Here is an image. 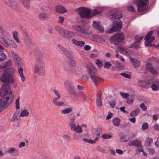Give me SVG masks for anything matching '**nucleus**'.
Segmentation results:
<instances>
[{
    "instance_id": "nucleus-1",
    "label": "nucleus",
    "mask_w": 159,
    "mask_h": 159,
    "mask_svg": "<svg viewBox=\"0 0 159 159\" xmlns=\"http://www.w3.org/2000/svg\"><path fill=\"white\" fill-rule=\"evenodd\" d=\"M10 85L4 84L2 86L0 95L2 98H0V108H6L12 101Z\"/></svg>"
},
{
    "instance_id": "nucleus-2",
    "label": "nucleus",
    "mask_w": 159,
    "mask_h": 159,
    "mask_svg": "<svg viewBox=\"0 0 159 159\" xmlns=\"http://www.w3.org/2000/svg\"><path fill=\"white\" fill-rule=\"evenodd\" d=\"M107 16L113 20L112 26L109 33H112L113 32H116L120 30L122 26L121 22L120 20L122 17L120 13L116 10H113L109 12Z\"/></svg>"
},
{
    "instance_id": "nucleus-3",
    "label": "nucleus",
    "mask_w": 159,
    "mask_h": 159,
    "mask_svg": "<svg viewBox=\"0 0 159 159\" xmlns=\"http://www.w3.org/2000/svg\"><path fill=\"white\" fill-rule=\"evenodd\" d=\"M72 28L78 34L80 33L81 37L86 39L93 40V36L91 31L89 30L88 27L84 25L76 24L73 25Z\"/></svg>"
},
{
    "instance_id": "nucleus-4",
    "label": "nucleus",
    "mask_w": 159,
    "mask_h": 159,
    "mask_svg": "<svg viewBox=\"0 0 159 159\" xmlns=\"http://www.w3.org/2000/svg\"><path fill=\"white\" fill-rule=\"evenodd\" d=\"M42 55H35V62L34 72L40 75H43L45 73V66L42 58Z\"/></svg>"
},
{
    "instance_id": "nucleus-5",
    "label": "nucleus",
    "mask_w": 159,
    "mask_h": 159,
    "mask_svg": "<svg viewBox=\"0 0 159 159\" xmlns=\"http://www.w3.org/2000/svg\"><path fill=\"white\" fill-rule=\"evenodd\" d=\"M11 53L16 65L18 67H20L19 69H18V72L21 78L22 81H24L25 79L23 75V69L21 67H23L25 66V63L16 52H11Z\"/></svg>"
},
{
    "instance_id": "nucleus-6",
    "label": "nucleus",
    "mask_w": 159,
    "mask_h": 159,
    "mask_svg": "<svg viewBox=\"0 0 159 159\" xmlns=\"http://www.w3.org/2000/svg\"><path fill=\"white\" fill-rule=\"evenodd\" d=\"M64 86L71 97L73 100H75L77 97V95L74 89V86L71 82L69 80H66L64 82Z\"/></svg>"
},
{
    "instance_id": "nucleus-7",
    "label": "nucleus",
    "mask_w": 159,
    "mask_h": 159,
    "mask_svg": "<svg viewBox=\"0 0 159 159\" xmlns=\"http://www.w3.org/2000/svg\"><path fill=\"white\" fill-rule=\"evenodd\" d=\"M54 28L61 36L66 39L70 38L74 35V32L64 29L61 27L57 26Z\"/></svg>"
},
{
    "instance_id": "nucleus-8",
    "label": "nucleus",
    "mask_w": 159,
    "mask_h": 159,
    "mask_svg": "<svg viewBox=\"0 0 159 159\" xmlns=\"http://www.w3.org/2000/svg\"><path fill=\"white\" fill-rule=\"evenodd\" d=\"M75 11L81 18H87L91 17L90 15L91 11L88 8L82 7L76 9Z\"/></svg>"
},
{
    "instance_id": "nucleus-9",
    "label": "nucleus",
    "mask_w": 159,
    "mask_h": 159,
    "mask_svg": "<svg viewBox=\"0 0 159 159\" xmlns=\"http://www.w3.org/2000/svg\"><path fill=\"white\" fill-rule=\"evenodd\" d=\"M136 4L137 5L138 11L142 12L147 9L148 5V0H137Z\"/></svg>"
},
{
    "instance_id": "nucleus-10",
    "label": "nucleus",
    "mask_w": 159,
    "mask_h": 159,
    "mask_svg": "<svg viewBox=\"0 0 159 159\" xmlns=\"http://www.w3.org/2000/svg\"><path fill=\"white\" fill-rule=\"evenodd\" d=\"M124 39L125 36L121 32H119L113 36L111 39V41L114 45H117L124 40Z\"/></svg>"
},
{
    "instance_id": "nucleus-11",
    "label": "nucleus",
    "mask_w": 159,
    "mask_h": 159,
    "mask_svg": "<svg viewBox=\"0 0 159 159\" xmlns=\"http://www.w3.org/2000/svg\"><path fill=\"white\" fill-rule=\"evenodd\" d=\"M0 80L2 82L8 84L13 83L15 81L13 76H11L9 74L6 73V72H3L2 74Z\"/></svg>"
},
{
    "instance_id": "nucleus-12",
    "label": "nucleus",
    "mask_w": 159,
    "mask_h": 159,
    "mask_svg": "<svg viewBox=\"0 0 159 159\" xmlns=\"http://www.w3.org/2000/svg\"><path fill=\"white\" fill-rule=\"evenodd\" d=\"M0 43L6 48L12 47L16 48L17 47L16 44L13 41L9 39H5L2 37H0Z\"/></svg>"
},
{
    "instance_id": "nucleus-13",
    "label": "nucleus",
    "mask_w": 159,
    "mask_h": 159,
    "mask_svg": "<svg viewBox=\"0 0 159 159\" xmlns=\"http://www.w3.org/2000/svg\"><path fill=\"white\" fill-rule=\"evenodd\" d=\"M152 33V31H150L147 33L144 38V39L145 40V44L146 46H150L152 47H156V45L151 43L155 39L154 36H151Z\"/></svg>"
},
{
    "instance_id": "nucleus-14",
    "label": "nucleus",
    "mask_w": 159,
    "mask_h": 159,
    "mask_svg": "<svg viewBox=\"0 0 159 159\" xmlns=\"http://www.w3.org/2000/svg\"><path fill=\"white\" fill-rule=\"evenodd\" d=\"M89 74L95 85L97 86L102 79L99 77L91 69H89Z\"/></svg>"
},
{
    "instance_id": "nucleus-15",
    "label": "nucleus",
    "mask_w": 159,
    "mask_h": 159,
    "mask_svg": "<svg viewBox=\"0 0 159 159\" xmlns=\"http://www.w3.org/2000/svg\"><path fill=\"white\" fill-rule=\"evenodd\" d=\"M143 35L142 34H138L135 37L136 41L132 43L129 47L130 48H133L136 49H139L140 48L141 44V40L143 39Z\"/></svg>"
},
{
    "instance_id": "nucleus-16",
    "label": "nucleus",
    "mask_w": 159,
    "mask_h": 159,
    "mask_svg": "<svg viewBox=\"0 0 159 159\" xmlns=\"http://www.w3.org/2000/svg\"><path fill=\"white\" fill-rule=\"evenodd\" d=\"M53 92L57 97L53 98L52 100L53 103L55 106L58 107H61L63 105L64 102H63L57 101L61 98V96L59 92L56 89H54Z\"/></svg>"
},
{
    "instance_id": "nucleus-17",
    "label": "nucleus",
    "mask_w": 159,
    "mask_h": 159,
    "mask_svg": "<svg viewBox=\"0 0 159 159\" xmlns=\"http://www.w3.org/2000/svg\"><path fill=\"white\" fill-rule=\"evenodd\" d=\"M92 25L97 31L99 33L104 31V29L101 23L98 21H93Z\"/></svg>"
},
{
    "instance_id": "nucleus-18",
    "label": "nucleus",
    "mask_w": 159,
    "mask_h": 159,
    "mask_svg": "<svg viewBox=\"0 0 159 159\" xmlns=\"http://www.w3.org/2000/svg\"><path fill=\"white\" fill-rule=\"evenodd\" d=\"M69 125L70 126V129L76 132L77 133H80L82 132L81 127L79 126H76L75 123V122H70L69 123Z\"/></svg>"
},
{
    "instance_id": "nucleus-19",
    "label": "nucleus",
    "mask_w": 159,
    "mask_h": 159,
    "mask_svg": "<svg viewBox=\"0 0 159 159\" xmlns=\"http://www.w3.org/2000/svg\"><path fill=\"white\" fill-rule=\"evenodd\" d=\"M6 5L13 9L16 8L17 3L14 0H2Z\"/></svg>"
},
{
    "instance_id": "nucleus-20",
    "label": "nucleus",
    "mask_w": 159,
    "mask_h": 159,
    "mask_svg": "<svg viewBox=\"0 0 159 159\" xmlns=\"http://www.w3.org/2000/svg\"><path fill=\"white\" fill-rule=\"evenodd\" d=\"M58 47L68 59L70 60L71 59L72 57V55L69 51L60 44L58 45Z\"/></svg>"
},
{
    "instance_id": "nucleus-21",
    "label": "nucleus",
    "mask_w": 159,
    "mask_h": 159,
    "mask_svg": "<svg viewBox=\"0 0 159 159\" xmlns=\"http://www.w3.org/2000/svg\"><path fill=\"white\" fill-rule=\"evenodd\" d=\"M6 152L13 156H17L19 154V150L12 147L9 148Z\"/></svg>"
},
{
    "instance_id": "nucleus-22",
    "label": "nucleus",
    "mask_w": 159,
    "mask_h": 159,
    "mask_svg": "<svg viewBox=\"0 0 159 159\" xmlns=\"http://www.w3.org/2000/svg\"><path fill=\"white\" fill-rule=\"evenodd\" d=\"M72 42L74 45L77 46L82 47L85 44L84 42L83 41H78L75 39H73Z\"/></svg>"
},
{
    "instance_id": "nucleus-23",
    "label": "nucleus",
    "mask_w": 159,
    "mask_h": 159,
    "mask_svg": "<svg viewBox=\"0 0 159 159\" xmlns=\"http://www.w3.org/2000/svg\"><path fill=\"white\" fill-rule=\"evenodd\" d=\"M102 93L101 91H99L97 96L96 102L98 106L100 107L102 105Z\"/></svg>"
},
{
    "instance_id": "nucleus-24",
    "label": "nucleus",
    "mask_w": 159,
    "mask_h": 159,
    "mask_svg": "<svg viewBox=\"0 0 159 159\" xmlns=\"http://www.w3.org/2000/svg\"><path fill=\"white\" fill-rule=\"evenodd\" d=\"M56 11L60 13H64L66 12L67 11L64 7L59 6L56 7Z\"/></svg>"
},
{
    "instance_id": "nucleus-25",
    "label": "nucleus",
    "mask_w": 159,
    "mask_h": 159,
    "mask_svg": "<svg viewBox=\"0 0 159 159\" xmlns=\"http://www.w3.org/2000/svg\"><path fill=\"white\" fill-rule=\"evenodd\" d=\"M146 68L147 70H149L154 74H157V71L154 69L153 68L151 64L149 62L147 63L146 64Z\"/></svg>"
},
{
    "instance_id": "nucleus-26",
    "label": "nucleus",
    "mask_w": 159,
    "mask_h": 159,
    "mask_svg": "<svg viewBox=\"0 0 159 159\" xmlns=\"http://www.w3.org/2000/svg\"><path fill=\"white\" fill-rule=\"evenodd\" d=\"M49 14L48 12H43L40 13L39 16V18L42 20H45L49 18Z\"/></svg>"
},
{
    "instance_id": "nucleus-27",
    "label": "nucleus",
    "mask_w": 159,
    "mask_h": 159,
    "mask_svg": "<svg viewBox=\"0 0 159 159\" xmlns=\"http://www.w3.org/2000/svg\"><path fill=\"white\" fill-rule=\"evenodd\" d=\"M92 131L98 136H99L102 133V129L100 126H98L96 129H93Z\"/></svg>"
},
{
    "instance_id": "nucleus-28",
    "label": "nucleus",
    "mask_w": 159,
    "mask_h": 159,
    "mask_svg": "<svg viewBox=\"0 0 159 159\" xmlns=\"http://www.w3.org/2000/svg\"><path fill=\"white\" fill-rule=\"evenodd\" d=\"M130 61L132 63L134 66L135 68H137L140 65V62L137 59L131 58L130 59Z\"/></svg>"
},
{
    "instance_id": "nucleus-29",
    "label": "nucleus",
    "mask_w": 159,
    "mask_h": 159,
    "mask_svg": "<svg viewBox=\"0 0 159 159\" xmlns=\"http://www.w3.org/2000/svg\"><path fill=\"white\" fill-rule=\"evenodd\" d=\"M73 111V109L72 107H69L65 108L61 111V113L63 115H66L69 114Z\"/></svg>"
},
{
    "instance_id": "nucleus-30",
    "label": "nucleus",
    "mask_w": 159,
    "mask_h": 159,
    "mask_svg": "<svg viewBox=\"0 0 159 159\" xmlns=\"http://www.w3.org/2000/svg\"><path fill=\"white\" fill-rule=\"evenodd\" d=\"M98 137H97L94 140H92L91 139H88L86 138H83V140L84 142L88 143L90 144H93L96 143L98 141Z\"/></svg>"
},
{
    "instance_id": "nucleus-31",
    "label": "nucleus",
    "mask_w": 159,
    "mask_h": 159,
    "mask_svg": "<svg viewBox=\"0 0 159 159\" xmlns=\"http://www.w3.org/2000/svg\"><path fill=\"white\" fill-rule=\"evenodd\" d=\"M15 70L13 67L9 68L7 69L4 72H6V73L9 74L11 76H13L12 75L15 73Z\"/></svg>"
},
{
    "instance_id": "nucleus-32",
    "label": "nucleus",
    "mask_w": 159,
    "mask_h": 159,
    "mask_svg": "<svg viewBox=\"0 0 159 159\" xmlns=\"http://www.w3.org/2000/svg\"><path fill=\"white\" fill-rule=\"evenodd\" d=\"M24 39L27 43H31L32 40L26 32H24Z\"/></svg>"
},
{
    "instance_id": "nucleus-33",
    "label": "nucleus",
    "mask_w": 159,
    "mask_h": 159,
    "mask_svg": "<svg viewBox=\"0 0 159 159\" xmlns=\"http://www.w3.org/2000/svg\"><path fill=\"white\" fill-rule=\"evenodd\" d=\"M20 114H19V112L18 113H14L12 117L11 118V121L14 122L17 120L20 119Z\"/></svg>"
},
{
    "instance_id": "nucleus-34",
    "label": "nucleus",
    "mask_w": 159,
    "mask_h": 159,
    "mask_svg": "<svg viewBox=\"0 0 159 159\" xmlns=\"http://www.w3.org/2000/svg\"><path fill=\"white\" fill-rule=\"evenodd\" d=\"M120 120L118 118H115L113 120V123L114 125L118 127L120 125Z\"/></svg>"
},
{
    "instance_id": "nucleus-35",
    "label": "nucleus",
    "mask_w": 159,
    "mask_h": 159,
    "mask_svg": "<svg viewBox=\"0 0 159 159\" xmlns=\"http://www.w3.org/2000/svg\"><path fill=\"white\" fill-rule=\"evenodd\" d=\"M22 2V3L24 7L28 9L30 5L29 0H20Z\"/></svg>"
},
{
    "instance_id": "nucleus-36",
    "label": "nucleus",
    "mask_w": 159,
    "mask_h": 159,
    "mask_svg": "<svg viewBox=\"0 0 159 159\" xmlns=\"http://www.w3.org/2000/svg\"><path fill=\"white\" fill-rule=\"evenodd\" d=\"M79 96L82 98L86 101H88L89 99L88 96L84 93L81 92L79 93Z\"/></svg>"
},
{
    "instance_id": "nucleus-37",
    "label": "nucleus",
    "mask_w": 159,
    "mask_h": 159,
    "mask_svg": "<svg viewBox=\"0 0 159 159\" xmlns=\"http://www.w3.org/2000/svg\"><path fill=\"white\" fill-rule=\"evenodd\" d=\"M48 7L47 5H45L44 4H43L40 8V10L43 12H48Z\"/></svg>"
},
{
    "instance_id": "nucleus-38",
    "label": "nucleus",
    "mask_w": 159,
    "mask_h": 159,
    "mask_svg": "<svg viewBox=\"0 0 159 159\" xmlns=\"http://www.w3.org/2000/svg\"><path fill=\"white\" fill-rule=\"evenodd\" d=\"M153 140L152 139L147 137L145 140V145L146 146H150Z\"/></svg>"
},
{
    "instance_id": "nucleus-39",
    "label": "nucleus",
    "mask_w": 159,
    "mask_h": 159,
    "mask_svg": "<svg viewBox=\"0 0 159 159\" xmlns=\"http://www.w3.org/2000/svg\"><path fill=\"white\" fill-rule=\"evenodd\" d=\"M150 87L153 91H157L159 89V85L157 84L152 83Z\"/></svg>"
},
{
    "instance_id": "nucleus-40",
    "label": "nucleus",
    "mask_w": 159,
    "mask_h": 159,
    "mask_svg": "<svg viewBox=\"0 0 159 159\" xmlns=\"http://www.w3.org/2000/svg\"><path fill=\"white\" fill-rule=\"evenodd\" d=\"M68 117L70 122H75V115L73 114H70L68 115Z\"/></svg>"
},
{
    "instance_id": "nucleus-41",
    "label": "nucleus",
    "mask_w": 159,
    "mask_h": 159,
    "mask_svg": "<svg viewBox=\"0 0 159 159\" xmlns=\"http://www.w3.org/2000/svg\"><path fill=\"white\" fill-rule=\"evenodd\" d=\"M134 146L136 147L139 148L142 147L141 142L138 140H134Z\"/></svg>"
},
{
    "instance_id": "nucleus-42",
    "label": "nucleus",
    "mask_w": 159,
    "mask_h": 159,
    "mask_svg": "<svg viewBox=\"0 0 159 159\" xmlns=\"http://www.w3.org/2000/svg\"><path fill=\"white\" fill-rule=\"evenodd\" d=\"M147 83L145 81L142 80H139L137 83L138 85L142 87H145Z\"/></svg>"
},
{
    "instance_id": "nucleus-43",
    "label": "nucleus",
    "mask_w": 159,
    "mask_h": 159,
    "mask_svg": "<svg viewBox=\"0 0 159 159\" xmlns=\"http://www.w3.org/2000/svg\"><path fill=\"white\" fill-rule=\"evenodd\" d=\"M129 137L127 135H123L120 138V140L122 142H127L129 140Z\"/></svg>"
},
{
    "instance_id": "nucleus-44",
    "label": "nucleus",
    "mask_w": 159,
    "mask_h": 159,
    "mask_svg": "<svg viewBox=\"0 0 159 159\" xmlns=\"http://www.w3.org/2000/svg\"><path fill=\"white\" fill-rule=\"evenodd\" d=\"M139 110L137 109L131 111L130 113V115L131 116H135L139 113Z\"/></svg>"
},
{
    "instance_id": "nucleus-45",
    "label": "nucleus",
    "mask_w": 159,
    "mask_h": 159,
    "mask_svg": "<svg viewBox=\"0 0 159 159\" xmlns=\"http://www.w3.org/2000/svg\"><path fill=\"white\" fill-rule=\"evenodd\" d=\"M13 37L14 39L18 43H20V40L18 37V34L16 31H14L13 33Z\"/></svg>"
},
{
    "instance_id": "nucleus-46",
    "label": "nucleus",
    "mask_w": 159,
    "mask_h": 159,
    "mask_svg": "<svg viewBox=\"0 0 159 159\" xmlns=\"http://www.w3.org/2000/svg\"><path fill=\"white\" fill-rule=\"evenodd\" d=\"M29 112L27 110L25 109L21 112L20 116L21 117L27 116L29 115Z\"/></svg>"
},
{
    "instance_id": "nucleus-47",
    "label": "nucleus",
    "mask_w": 159,
    "mask_h": 159,
    "mask_svg": "<svg viewBox=\"0 0 159 159\" xmlns=\"http://www.w3.org/2000/svg\"><path fill=\"white\" fill-rule=\"evenodd\" d=\"M6 58V56L3 51L0 52V61L4 60Z\"/></svg>"
},
{
    "instance_id": "nucleus-48",
    "label": "nucleus",
    "mask_w": 159,
    "mask_h": 159,
    "mask_svg": "<svg viewBox=\"0 0 159 159\" xmlns=\"http://www.w3.org/2000/svg\"><path fill=\"white\" fill-rule=\"evenodd\" d=\"M111 137V136L108 134H103L102 135L101 137L105 139H110Z\"/></svg>"
},
{
    "instance_id": "nucleus-49",
    "label": "nucleus",
    "mask_w": 159,
    "mask_h": 159,
    "mask_svg": "<svg viewBox=\"0 0 159 159\" xmlns=\"http://www.w3.org/2000/svg\"><path fill=\"white\" fill-rule=\"evenodd\" d=\"M95 63L99 68H100L102 66V62L99 59H97L95 61Z\"/></svg>"
},
{
    "instance_id": "nucleus-50",
    "label": "nucleus",
    "mask_w": 159,
    "mask_h": 159,
    "mask_svg": "<svg viewBox=\"0 0 159 159\" xmlns=\"http://www.w3.org/2000/svg\"><path fill=\"white\" fill-rule=\"evenodd\" d=\"M148 125L147 123H143L142 125V129L143 130H146L148 128Z\"/></svg>"
},
{
    "instance_id": "nucleus-51",
    "label": "nucleus",
    "mask_w": 159,
    "mask_h": 159,
    "mask_svg": "<svg viewBox=\"0 0 159 159\" xmlns=\"http://www.w3.org/2000/svg\"><path fill=\"white\" fill-rule=\"evenodd\" d=\"M62 138L65 140H69L70 139V136L67 134H64L62 136Z\"/></svg>"
},
{
    "instance_id": "nucleus-52",
    "label": "nucleus",
    "mask_w": 159,
    "mask_h": 159,
    "mask_svg": "<svg viewBox=\"0 0 159 159\" xmlns=\"http://www.w3.org/2000/svg\"><path fill=\"white\" fill-rule=\"evenodd\" d=\"M148 60L150 61H154L157 63H158L159 62V59L157 58L152 57L151 58H149Z\"/></svg>"
},
{
    "instance_id": "nucleus-53",
    "label": "nucleus",
    "mask_w": 159,
    "mask_h": 159,
    "mask_svg": "<svg viewBox=\"0 0 159 159\" xmlns=\"http://www.w3.org/2000/svg\"><path fill=\"white\" fill-rule=\"evenodd\" d=\"M120 52L124 54H126L127 52L125 48L124 47H120L119 48Z\"/></svg>"
},
{
    "instance_id": "nucleus-54",
    "label": "nucleus",
    "mask_w": 159,
    "mask_h": 159,
    "mask_svg": "<svg viewBox=\"0 0 159 159\" xmlns=\"http://www.w3.org/2000/svg\"><path fill=\"white\" fill-rule=\"evenodd\" d=\"M19 99H20V98L17 99L16 100V102H15L16 107V108L17 109H20Z\"/></svg>"
},
{
    "instance_id": "nucleus-55",
    "label": "nucleus",
    "mask_w": 159,
    "mask_h": 159,
    "mask_svg": "<svg viewBox=\"0 0 159 159\" xmlns=\"http://www.w3.org/2000/svg\"><path fill=\"white\" fill-rule=\"evenodd\" d=\"M128 10L132 12H135V10L134 7L132 5H129L127 7Z\"/></svg>"
},
{
    "instance_id": "nucleus-56",
    "label": "nucleus",
    "mask_w": 159,
    "mask_h": 159,
    "mask_svg": "<svg viewBox=\"0 0 159 159\" xmlns=\"http://www.w3.org/2000/svg\"><path fill=\"white\" fill-rule=\"evenodd\" d=\"M140 107L143 111H145L147 109V107L143 103L140 104Z\"/></svg>"
},
{
    "instance_id": "nucleus-57",
    "label": "nucleus",
    "mask_w": 159,
    "mask_h": 159,
    "mask_svg": "<svg viewBox=\"0 0 159 159\" xmlns=\"http://www.w3.org/2000/svg\"><path fill=\"white\" fill-rule=\"evenodd\" d=\"M111 66V64L108 62H106L105 63L104 67L106 69H108Z\"/></svg>"
},
{
    "instance_id": "nucleus-58",
    "label": "nucleus",
    "mask_w": 159,
    "mask_h": 159,
    "mask_svg": "<svg viewBox=\"0 0 159 159\" xmlns=\"http://www.w3.org/2000/svg\"><path fill=\"white\" fill-rule=\"evenodd\" d=\"M120 74L121 75L125 77L126 78L130 79V75L126 73H121Z\"/></svg>"
},
{
    "instance_id": "nucleus-59",
    "label": "nucleus",
    "mask_w": 159,
    "mask_h": 159,
    "mask_svg": "<svg viewBox=\"0 0 159 159\" xmlns=\"http://www.w3.org/2000/svg\"><path fill=\"white\" fill-rule=\"evenodd\" d=\"M110 106L112 108H113L115 105V102L114 100H111L109 102Z\"/></svg>"
},
{
    "instance_id": "nucleus-60",
    "label": "nucleus",
    "mask_w": 159,
    "mask_h": 159,
    "mask_svg": "<svg viewBox=\"0 0 159 159\" xmlns=\"http://www.w3.org/2000/svg\"><path fill=\"white\" fill-rule=\"evenodd\" d=\"M64 18L62 16H60L59 17V20H58V22L60 24H62L64 20Z\"/></svg>"
},
{
    "instance_id": "nucleus-61",
    "label": "nucleus",
    "mask_w": 159,
    "mask_h": 159,
    "mask_svg": "<svg viewBox=\"0 0 159 159\" xmlns=\"http://www.w3.org/2000/svg\"><path fill=\"white\" fill-rule=\"evenodd\" d=\"M120 93L121 96L124 98H126L129 96V94L126 93H123L121 92H120Z\"/></svg>"
},
{
    "instance_id": "nucleus-62",
    "label": "nucleus",
    "mask_w": 159,
    "mask_h": 159,
    "mask_svg": "<svg viewBox=\"0 0 159 159\" xmlns=\"http://www.w3.org/2000/svg\"><path fill=\"white\" fill-rule=\"evenodd\" d=\"M100 13V11L97 9H95L92 11V14L93 16L96 15L97 14H99Z\"/></svg>"
},
{
    "instance_id": "nucleus-63",
    "label": "nucleus",
    "mask_w": 159,
    "mask_h": 159,
    "mask_svg": "<svg viewBox=\"0 0 159 159\" xmlns=\"http://www.w3.org/2000/svg\"><path fill=\"white\" fill-rule=\"evenodd\" d=\"M5 32V30L3 29L2 25L0 24V33L3 35Z\"/></svg>"
},
{
    "instance_id": "nucleus-64",
    "label": "nucleus",
    "mask_w": 159,
    "mask_h": 159,
    "mask_svg": "<svg viewBox=\"0 0 159 159\" xmlns=\"http://www.w3.org/2000/svg\"><path fill=\"white\" fill-rule=\"evenodd\" d=\"M91 47L89 45H86L84 47V49L86 51L89 50L91 49Z\"/></svg>"
}]
</instances>
